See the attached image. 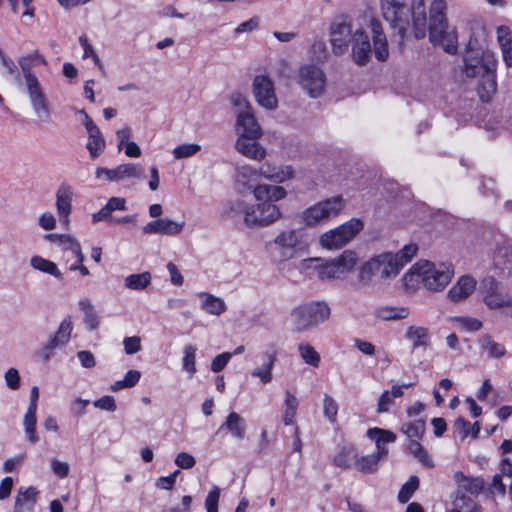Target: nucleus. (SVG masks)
<instances>
[{"label": "nucleus", "instance_id": "nucleus-50", "mask_svg": "<svg viewBox=\"0 0 512 512\" xmlns=\"http://www.w3.org/2000/svg\"><path fill=\"white\" fill-rule=\"evenodd\" d=\"M79 306L81 310L84 312L85 323L89 326L91 330L96 329L98 327L99 322L91 302L87 299L81 300L79 302Z\"/></svg>", "mask_w": 512, "mask_h": 512}, {"label": "nucleus", "instance_id": "nucleus-8", "mask_svg": "<svg viewBox=\"0 0 512 512\" xmlns=\"http://www.w3.org/2000/svg\"><path fill=\"white\" fill-rule=\"evenodd\" d=\"M363 222L358 218H352L344 224L323 233L320 237L322 247L333 250L347 245L362 229Z\"/></svg>", "mask_w": 512, "mask_h": 512}, {"label": "nucleus", "instance_id": "nucleus-12", "mask_svg": "<svg viewBox=\"0 0 512 512\" xmlns=\"http://www.w3.org/2000/svg\"><path fill=\"white\" fill-rule=\"evenodd\" d=\"M354 32L352 24L344 18H338L331 23L329 35L334 55L342 56L348 52L354 38Z\"/></svg>", "mask_w": 512, "mask_h": 512}, {"label": "nucleus", "instance_id": "nucleus-14", "mask_svg": "<svg viewBox=\"0 0 512 512\" xmlns=\"http://www.w3.org/2000/svg\"><path fill=\"white\" fill-rule=\"evenodd\" d=\"M260 203L251 205L252 210L246 218L249 227H266L281 218L279 207L270 201L259 200Z\"/></svg>", "mask_w": 512, "mask_h": 512}, {"label": "nucleus", "instance_id": "nucleus-51", "mask_svg": "<svg viewBox=\"0 0 512 512\" xmlns=\"http://www.w3.org/2000/svg\"><path fill=\"white\" fill-rule=\"evenodd\" d=\"M418 487L419 478L417 476H411L398 493L399 502L403 504L407 503Z\"/></svg>", "mask_w": 512, "mask_h": 512}, {"label": "nucleus", "instance_id": "nucleus-39", "mask_svg": "<svg viewBox=\"0 0 512 512\" xmlns=\"http://www.w3.org/2000/svg\"><path fill=\"white\" fill-rule=\"evenodd\" d=\"M410 314L409 308L400 306H384L378 309L377 316L378 318L384 321H397L406 319Z\"/></svg>", "mask_w": 512, "mask_h": 512}, {"label": "nucleus", "instance_id": "nucleus-32", "mask_svg": "<svg viewBox=\"0 0 512 512\" xmlns=\"http://www.w3.org/2000/svg\"><path fill=\"white\" fill-rule=\"evenodd\" d=\"M256 200L274 201L282 200L286 197L287 192L282 186L258 184L253 190Z\"/></svg>", "mask_w": 512, "mask_h": 512}, {"label": "nucleus", "instance_id": "nucleus-57", "mask_svg": "<svg viewBox=\"0 0 512 512\" xmlns=\"http://www.w3.org/2000/svg\"><path fill=\"white\" fill-rule=\"evenodd\" d=\"M259 25H260L259 17L258 16H254V17L248 19L247 21H244V22L240 23L234 29V33L235 34H241V33H245V32H252V31L258 29Z\"/></svg>", "mask_w": 512, "mask_h": 512}, {"label": "nucleus", "instance_id": "nucleus-20", "mask_svg": "<svg viewBox=\"0 0 512 512\" xmlns=\"http://www.w3.org/2000/svg\"><path fill=\"white\" fill-rule=\"evenodd\" d=\"M102 174H104L109 181H120L125 178H143L144 170L140 165L127 163L121 164L114 169L97 168L96 177L100 178Z\"/></svg>", "mask_w": 512, "mask_h": 512}, {"label": "nucleus", "instance_id": "nucleus-2", "mask_svg": "<svg viewBox=\"0 0 512 512\" xmlns=\"http://www.w3.org/2000/svg\"><path fill=\"white\" fill-rule=\"evenodd\" d=\"M372 34L373 47L369 35L362 28L355 29L354 38L351 43V58L358 66H365L371 59L374 52L378 61H385L389 57L388 42L383 31L381 22L372 18L369 23Z\"/></svg>", "mask_w": 512, "mask_h": 512}, {"label": "nucleus", "instance_id": "nucleus-41", "mask_svg": "<svg viewBox=\"0 0 512 512\" xmlns=\"http://www.w3.org/2000/svg\"><path fill=\"white\" fill-rule=\"evenodd\" d=\"M36 411L37 409L28 407L23 419L24 431L27 435L28 441L32 444L39 441V437L36 433Z\"/></svg>", "mask_w": 512, "mask_h": 512}, {"label": "nucleus", "instance_id": "nucleus-59", "mask_svg": "<svg viewBox=\"0 0 512 512\" xmlns=\"http://www.w3.org/2000/svg\"><path fill=\"white\" fill-rule=\"evenodd\" d=\"M0 61L2 66L7 70V73L13 76L16 82L21 85L20 73L17 69L15 62L7 55L3 56Z\"/></svg>", "mask_w": 512, "mask_h": 512}, {"label": "nucleus", "instance_id": "nucleus-10", "mask_svg": "<svg viewBox=\"0 0 512 512\" xmlns=\"http://www.w3.org/2000/svg\"><path fill=\"white\" fill-rule=\"evenodd\" d=\"M344 207L345 203L341 196L332 197L306 209L302 219L307 226H314L321 221L336 217Z\"/></svg>", "mask_w": 512, "mask_h": 512}, {"label": "nucleus", "instance_id": "nucleus-27", "mask_svg": "<svg viewBox=\"0 0 512 512\" xmlns=\"http://www.w3.org/2000/svg\"><path fill=\"white\" fill-rule=\"evenodd\" d=\"M476 280L469 275L461 276L457 282L450 288L447 297L452 302H459L467 299L476 288Z\"/></svg>", "mask_w": 512, "mask_h": 512}, {"label": "nucleus", "instance_id": "nucleus-17", "mask_svg": "<svg viewBox=\"0 0 512 512\" xmlns=\"http://www.w3.org/2000/svg\"><path fill=\"white\" fill-rule=\"evenodd\" d=\"M489 58H494V56L489 53H485L479 47H473L470 42L463 56L464 72L467 77L474 78L479 76L480 73L486 69V64Z\"/></svg>", "mask_w": 512, "mask_h": 512}, {"label": "nucleus", "instance_id": "nucleus-52", "mask_svg": "<svg viewBox=\"0 0 512 512\" xmlns=\"http://www.w3.org/2000/svg\"><path fill=\"white\" fill-rule=\"evenodd\" d=\"M409 452L413 454L422 464L427 467H433V461L429 456L428 452L424 449V447L415 440H412L408 445Z\"/></svg>", "mask_w": 512, "mask_h": 512}, {"label": "nucleus", "instance_id": "nucleus-53", "mask_svg": "<svg viewBox=\"0 0 512 512\" xmlns=\"http://www.w3.org/2000/svg\"><path fill=\"white\" fill-rule=\"evenodd\" d=\"M323 412L331 423L336 422L338 413V404L334 398L330 395L325 394L323 399Z\"/></svg>", "mask_w": 512, "mask_h": 512}, {"label": "nucleus", "instance_id": "nucleus-38", "mask_svg": "<svg viewBox=\"0 0 512 512\" xmlns=\"http://www.w3.org/2000/svg\"><path fill=\"white\" fill-rule=\"evenodd\" d=\"M30 265L33 269L49 274L58 280L63 279V274L59 270L58 266L54 262L41 256H33L30 259Z\"/></svg>", "mask_w": 512, "mask_h": 512}, {"label": "nucleus", "instance_id": "nucleus-22", "mask_svg": "<svg viewBox=\"0 0 512 512\" xmlns=\"http://www.w3.org/2000/svg\"><path fill=\"white\" fill-rule=\"evenodd\" d=\"M185 222H175L169 218H158L148 222L143 228L145 234L175 236L183 231Z\"/></svg>", "mask_w": 512, "mask_h": 512}, {"label": "nucleus", "instance_id": "nucleus-34", "mask_svg": "<svg viewBox=\"0 0 512 512\" xmlns=\"http://www.w3.org/2000/svg\"><path fill=\"white\" fill-rule=\"evenodd\" d=\"M497 40L502 51L503 61L512 67V31L507 26L497 28Z\"/></svg>", "mask_w": 512, "mask_h": 512}, {"label": "nucleus", "instance_id": "nucleus-30", "mask_svg": "<svg viewBox=\"0 0 512 512\" xmlns=\"http://www.w3.org/2000/svg\"><path fill=\"white\" fill-rule=\"evenodd\" d=\"M277 352L274 348L265 351L262 354L263 365L252 370L251 375L258 377L263 384L272 381V370L276 361Z\"/></svg>", "mask_w": 512, "mask_h": 512}, {"label": "nucleus", "instance_id": "nucleus-58", "mask_svg": "<svg viewBox=\"0 0 512 512\" xmlns=\"http://www.w3.org/2000/svg\"><path fill=\"white\" fill-rule=\"evenodd\" d=\"M231 357H232V354L229 352H224V353L217 355L212 360L211 370L215 373L222 371L225 368V366L227 365V363L229 362V360L231 359Z\"/></svg>", "mask_w": 512, "mask_h": 512}, {"label": "nucleus", "instance_id": "nucleus-16", "mask_svg": "<svg viewBox=\"0 0 512 512\" xmlns=\"http://www.w3.org/2000/svg\"><path fill=\"white\" fill-rule=\"evenodd\" d=\"M253 94L256 102L267 110H275L278 106L274 83L266 75H257L253 79Z\"/></svg>", "mask_w": 512, "mask_h": 512}, {"label": "nucleus", "instance_id": "nucleus-21", "mask_svg": "<svg viewBox=\"0 0 512 512\" xmlns=\"http://www.w3.org/2000/svg\"><path fill=\"white\" fill-rule=\"evenodd\" d=\"M236 130L238 136H250L252 138L262 136V129L252 110L237 112Z\"/></svg>", "mask_w": 512, "mask_h": 512}, {"label": "nucleus", "instance_id": "nucleus-44", "mask_svg": "<svg viewBox=\"0 0 512 512\" xmlns=\"http://www.w3.org/2000/svg\"><path fill=\"white\" fill-rule=\"evenodd\" d=\"M151 274L147 271L131 274L124 279V285L130 290H143L151 283Z\"/></svg>", "mask_w": 512, "mask_h": 512}, {"label": "nucleus", "instance_id": "nucleus-33", "mask_svg": "<svg viewBox=\"0 0 512 512\" xmlns=\"http://www.w3.org/2000/svg\"><path fill=\"white\" fill-rule=\"evenodd\" d=\"M223 429L228 430L231 435L237 439H243L246 432V423L243 417L236 412H231L224 423L219 427L217 433Z\"/></svg>", "mask_w": 512, "mask_h": 512}, {"label": "nucleus", "instance_id": "nucleus-26", "mask_svg": "<svg viewBox=\"0 0 512 512\" xmlns=\"http://www.w3.org/2000/svg\"><path fill=\"white\" fill-rule=\"evenodd\" d=\"M254 174H258L265 179L275 183H283L294 177V170L290 165L275 166L271 163H263L258 170H254Z\"/></svg>", "mask_w": 512, "mask_h": 512}, {"label": "nucleus", "instance_id": "nucleus-56", "mask_svg": "<svg viewBox=\"0 0 512 512\" xmlns=\"http://www.w3.org/2000/svg\"><path fill=\"white\" fill-rule=\"evenodd\" d=\"M125 353L128 355L139 352L141 347V338L139 336L125 337L123 340Z\"/></svg>", "mask_w": 512, "mask_h": 512}, {"label": "nucleus", "instance_id": "nucleus-31", "mask_svg": "<svg viewBox=\"0 0 512 512\" xmlns=\"http://www.w3.org/2000/svg\"><path fill=\"white\" fill-rule=\"evenodd\" d=\"M405 339L412 343L413 350L428 348L431 344L429 329L424 326L411 325L406 329Z\"/></svg>", "mask_w": 512, "mask_h": 512}, {"label": "nucleus", "instance_id": "nucleus-42", "mask_svg": "<svg viewBox=\"0 0 512 512\" xmlns=\"http://www.w3.org/2000/svg\"><path fill=\"white\" fill-rule=\"evenodd\" d=\"M299 406V401L290 391L285 392L283 423L292 425Z\"/></svg>", "mask_w": 512, "mask_h": 512}, {"label": "nucleus", "instance_id": "nucleus-28", "mask_svg": "<svg viewBox=\"0 0 512 512\" xmlns=\"http://www.w3.org/2000/svg\"><path fill=\"white\" fill-rule=\"evenodd\" d=\"M454 480L457 484L456 491L465 494L470 493L472 495H478L486 486V482L483 478L466 476L462 472H456L454 474Z\"/></svg>", "mask_w": 512, "mask_h": 512}, {"label": "nucleus", "instance_id": "nucleus-9", "mask_svg": "<svg viewBox=\"0 0 512 512\" xmlns=\"http://www.w3.org/2000/svg\"><path fill=\"white\" fill-rule=\"evenodd\" d=\"M358 261L357 254L352 250H345L337 258L318 266L317 274L321 280L342 278L355 268Z\"/></svg>", "mask_w": 512, "mask_h": 512}, {"label": "nucleus", "instance_id": "nucleus-62", "mask_svg": "<svg viewBox=\"0 0 512 512\" xmlns=\"http://www.w3.org/2000/svg\"><path fill=\"white\" fill-rule=\"evenodd\" d=\"M51 469L55 475L59 478H65L69 474L70 466L67 462L59 461L58 459L53 458L50 461Z\"/></svg>", "mask_w": 512, "mask_h": 512}, {"label": "nucleus", "instance_id": "nucleus-23", "mask_svg": "<svg viewBox=\"0 0 512 512\" xmlns=\"http://www.w3.org/2000/svg\"><path fill=\"white\" fill-rule=\"evenodd\" d=\"M73 326L71 318L68 316L63 319L60 323V326L53 337L47 342L42 351V356L45 360H48L51 356V353L57 347L64 346L68 343Z\"/></svg>", "mask_w": 512, "mask_h": 512}, {"label": "nucleus", "instance_id": "nucleus-25", "mask_svg": "<svg viewBox=\"0 0 512 512\" xmlns=\"http://www.w3.org/2000/svg\"><path fill=\"white\" fill-rule=\"evenodd\" d=\"M258 138L250 136H238L235 142V149L241 155L256 161L266 157V149L257 142Z\"/></svg>", "mask_w": 512, "mask_h": 512}, {"label": "nucleus", "instance_id": "nucleus-5", "mask_svg": "<svg viewBox=\"0 0 512 512\" xmlns=\"http://www.w3.org/2000/svg\"><path fill=\"white\" fill-rule=\"evenodd\" d=\"M367 436L375 440L376 451L370 455L359 456L357 454L354 468L363 474H374L379 469L380 461L387 458L386 444L395 442L396 435L389 430L375 427L367 431Z\"/></svg>", "mask_w": 512, "mask_h": 512}, {"label": "nucleus", "instance_id": "nucleus-1", "mask_svg": "<svg viewBox=\"0 0 512 512\" xmlns=\"http://www.w3.org/2000/svg\"><path fill=\"white\" fill-rule=\"evenodd\" d=\"M380 6L399 44H403L409 36L423 39L429 32V40L434 46L442 47L449 54L457 52V33L448 24L445 0H433L430 3L429 22L425 0H411L410 5L404 0H380Z\"/></svg>", "mask_w": 512, "mask_h": 512}, {"label": "nucleus", "instance_id": "nucleus-55", "mask_svg": "<svg viewBox=\"0 0 512 512\" xmlns=\"http://www.w3.org/2000/svg\"><path fill=\"white\" fill-rule=\"evenodd\" d=\"M220 498V489L215 486L205 499V507L207 512H218V502Z\"/></svg>", "mask_w": 512, "mask_h": 512}, {"label": "nucleus", "instance_id": "nucleus-40", "mask_svg": "<svg viewBox=\"0 0 512 512\" xmlns=\"http://www.w3.org/2000/svg\"><path fill=\"white\" fill-rule=\"evenodd\" d=\"M356 456V448L344 447L334 456L333 464L342 469H349L355 465Z\"/></svg>", "mask_w": 512, "mask_h": 512}, {"label": "nucleus", "instance_id": "nucleus-18", "mask_svg": "<svg viewBox=\"0 0 512 512\" xmlns=\"http://www.w3.org/2000/svg\"><path fill=\"white\" fill-rule=\"evenodd\" d=\"M496 65L497 61L495 58H489L486 64V69H484L480 75L481 80L478 85V95L482 102H489L492 95L497 90V82H496Z\"/></svg>", "mask_w": 512, "mask_h": 512}, {"label": "nucleus", "instance_id": "nucleus-6", "mask_svg": "<svg viewBox=\"0 0 512 512\" xmlns=\"http://www.w3.org/2000/svg\"><path fill=\"white\" fill-rule=\"evenodd\" d=\"M331 309L324 301H310L291 311L293 330L298 333L316 329L329 319Z\"/></svg>", "mask_w": 512, "mask_h": 512}, {"label": "nucleus", "instance_id": "nucleus-37", "mask_svg": "<svg viewBox=\"0 0 512 512\" xmlns=\"http://www.w3.org/2000/svg\"><path fill=\"white\" fill-rule=\"evenodd\" d=\"M88 142L86 145L92 159L97 158L105 148V140L100 129L97 127L88 130Z\"/></svg>", "mask_w": 512, "mask_h": 512}, {"label": "nucleus", "instance_id": "nucleus-15", "mask_svg": "<svg viewBox=\"0 0 512 512\" xmlns=\"http://www.w3.org/2000/svg\"><path fill=\"white\" fill-rule=\"evenodd\" d=\"M303 233L292 229L280 232L274 239V245L279 252L281 260H289L297 256L302 246Z\"/></svg>", "mask_w": 512, "mask_h": 512}, {"label": "nucleus", "instance_id": "nucleus-61", "mask_svg": "<svg viewBox=\"0 0 512 512\" xmlns=\"http://www.w3.org/2000/svg\"><path fill=\"white\" fill-rule=\"evenodd\" d=\"M93 405L101 410L113 412L116 410V402L113 396H103L96 401H94Z\"/></svg>", "mask_w": 512, "mask_h": 512}, {"label": "nucleus", "instance_id": "nucleus-19", "mask_svg": "<svg viewBox=\"0 0 512 512\" xmlns=\"http://www.w3.org/2000/svg\"><path fill=\"white\" fill-rule=\"evenodd\" d=\"M56 210L61 224L69 225V216L72 211L73 189L70 184L62 182L56 190Z\"/></svg>", "mask_w": 512, "mask_h": 512}, {"label": "nucleus", "instance_id": "nucleus-48", "mask_svg": "<svg viewBox=\"0 0 512 512\" xmlns=\"http://www.w3.org/2000/svg\"><path fill=\"white\" fill-rule=\"evenodd\" d=\"M401 432L411 439H421L425 432V421L417 420L404 423L401 426Z\"/></svg>", "mask_w": 512, "mask_h": 512}, {"label": "nucleus", "instance_id": "nucleus-46", "mask_svg": "<svg viewBox=\"0 0 512 512\" xmlns=\"http://www.w3.org/2000/svg\"><path fill=\"white\" fill-rule=\"evenodd\" d=\"M250 210H252L251 205H248L242 200H236L227 204L226 214L232 219L243 217L244 223L246 224V218Z\"/></svg>", "mask_w": 512, "mask_h": 512}, {"label": "nucleus", "instance_id": "nucleus-49", "mask_svg": "<svg viewBox=\"0 0 512 512\" xmlns=\"http://www.w3.org/2000/svg\"><path fill=\"white\" fill-rule=\"evenodd\" d=\"M454 428L462 434V438L467 437L468 435H472L476 438L480 432V424L479 422H475L473 425L462 417H459L455 423Z\"/></svg>", "mask_w": 512, "mask_h": 512}, {"label": "nucleus", "instance_id": "nucleus-64", "mask_svg": "<svg viewBox=\"0 0 512 512\" xmlns=\"http://www.w3.org/2000/svg\"><path fill=\"white\" fill-rule=\"evenodd\" d=\"M196 463L195 458L186 452L179 453L175 458V464L182 469H190Z\"/></svg>", "mask_w": 512, "mask_h": 512}, {"label": "nucleus", "instance_id": "nucleus-45", "mask_svg": "<svg viewBox=\"0 0 512 512\" xmlns=\"http://www.w3.org/2000/svg\"><path fill=\"white\" fill-rule=\"evenodd\" d=\"M298 352L306 364L315 368L319 366L321 357L312 345L308 343H301L298 345Z\"/></svg>", "mask_w": 512, "mask_h": 512}, {"label": "nucleus", "instance_id": "nucleus-60", "mask_svg": "<svg viewBox=\"0 0 512 512\" xmlns=\"http://www.w3.org/2000/svg\"><path fill=\"white\" fill-rule=\"evenodd\" d=\"M312 54L317 61L324 62L328 57L326 43L316 40L312 45Z\"/></svg>", "mask_w": 512, "mask_h": 512}, {"label": "nucleus", "instance_id": "nucleus-13", "mask_svg": "<svg viewBox=\"0 0 512 512\" xmlns=\"http://www.w3.org/2000/svg\"><path fill=\"white\" fill-rule=\"evenodd\" d=\"M480 290L483 294V301L488 308L512 307V296L502 291L500 283L494 276L483 278L480 283Z\"/></svg>", "mask_w": 512, "mask_h": 512}, {"label": "nucleus", "instance_id": "nucleus-43", "mask_svg": "<svg viewBox=\"0 0 512 512\" xmlns=\"http://www.w3.org/2000/svg\"><path fill=\"white\" fill-rule=\"evenodd\" d=\"M479 344L482 350L486 351L490 358H501L505 355L506 349L504 345L495 342L491 336L484 335Z\"/></svg>", "mask_w": 512, "mask_h": 512}, {"label": "nucleus", "instance_id": "nucleus-36", "mask_svg": "<svg viewBox=\"0 0 512 512\" xmlns=\"http://www.w3.org/2000/svg\"><path fill=\"white\" fill-rule=\"evenodd\" d=\"M201 308L209 314L220 315L226 310L225 302L212 294L199 293Z\"/></svg>", "mask_w": 512, "mask_h": 512}, {"label": "nucleus", "instance_id": "nucleus-63", "mask_svg": "<svg viewBox=\"0 0 512 512\" xmlns=\"http://www.w3.org/2000/svg\"><path fill=\"white\" fill-rule=\"evenodd\" d=\"M6 385L12 389L16 390L20 386V375L17 369L9 368L4 375Z\"/></svg>", "mask_w": 512, "mask_h": 512}, {"label": "nucleus", "instance_id": "nucleus-47", "mask_svg": "<svg viewBox=\"0 0 512 512\" xmlns=\"http://www.w3.org/2000/svg\"><path fill=\"white\" fill-rule=\"evenodd\" d=\"M196 351L197 348L193 345H186L183 350L182 367L190 377L196 373Z\"/></svg>", "mask_w": 512, "mask_h": 512}, {"label": "nucleus", "instance_id": "nucleus-54", "mask_svg": "<svg viewBox=\"0 0 512 512\" xmlns=\"http://www.w3.org/2000/svg\"><path fill=\"white\" fill-rule=\"evenodd\" d=\"M201 150V146L198 144H181L174 148L173 156L175 159L188 158Z\"/></svg>", "mask_w": 512, "mask_h": 512}, {"label": "nucleus", "instance_id": "nucleus-7", "mask_svg": "<svg viewBox=\"0 0 512 512\" xmlns=\"http://www.w3.org/2000/svg\"><path fill=\"white\" fill-rule=\"evenodd\" d=\"M417 251L416 244H408L395 254L384 252L376 255L377 260H379L381 279L386 280L396 277L401 269L413 259Z\"/></svg>", "mask_w": 512, "mask_h": 512}, {"label": "nucleus", "instance_id": "nucleus-29", "mask_svg": "<svg viewBox=\"0 0 512 512\" xmlns=\"http://www.w3.org/2000/svg\"><path fill=\"white\" fill-rule=\"evenodd\" d=\"M38 491L34 487H20L15 498L13 512H33Z\"/></svg>", "mask_w": 512, "mask_h": 512}, {"label": "nucleus", "instance_id": "nucleus-4", "mask_svg": "<svg viewBox=\"0 0 512 512\" xmlns=\"http://www.w3.org/2000/svg\"><path fill=\"white\" fill-rule=\"evenodd\" d=\"M454 269L450 263H432L420 261L415 263L405 274V281H417L429 291H442L452 280Z\"/></svg>", "mask_w": 512, "mask_h": 512}, {"label": "nucleus", "instance_id": "nucleus-3", "mask_svg": "<svg viewBox=\"0 0 512 512\" xmlns=\"http://www.w3.org/2000/svg\"><path fill=\"white\" fill-rule=\"evenodd\" d=\"M18 64L23 76L21 78V84L24 87L36 117L42 122L48 121L51 116L50 103L42 84L32 71L35 63L29 55H26L18 59Z\"/></svg>", "mask_w": 512, "mask_h": 512}, {"label": "nucleus", "instance_id": "nucleus-35", "mask_svg": "<svg viewBox=\"0 0 512 512\" xmlns=\"http://www.w3.org/2000/svg\"><path fill=\"white\" fill-rule=\"evenodd\" d=\"M380 273L379 260L376 256L366 261L359 269L358 282L366 287L371 284L373 277Z\"/></svg>", "mask_w": 512, "mask_h": 512}, {"label": "nucleus", "instance_id": "nucleus-24", "mask_svg": "<svg viewBox=\"0 0 512 512\" xmlns=\"http://www.w3.org/2000/svg\"><path fill=\"white\" fill-rule=\"evenodd\" d=\"M73 326L71 318L68 316L63 319L60 323V326L53 337L47 342L42 351V356L45 360H48L51 356V353L57 347L64 346L68 343Z\"/></svg>", "mask_w": 512, "mask_h": 512}, {"label": "nucleus", "instance_id": "nucleus-11", "mask_svg": "<svg viewBox=\"0 0 512 512\" xmlns=\"http://www.w3.org/2000/svg\"><path fill=\"white\" fill-rule=\"evenodd\" d=\"M298 83L311 98H318L325 90L326 75L320 67L305 64L298 70Z\"/></svg>", "mask_w": 512, "mask_h": 512}]
</instances>
